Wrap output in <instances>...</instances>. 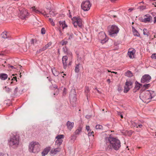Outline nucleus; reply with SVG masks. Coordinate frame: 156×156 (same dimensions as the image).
I'll list each match as a JSON object with an SVG mask.
<instances>
[{
  "instance_id": "1",
  "label": "nucleus",
  "mask_w": 156,
  "mask_h": 156,
  "mask_svg": "<svg viewBox=\"0 0 156 156\" xmlns=\"http://www.w3.org/2000/svg\"><path fill=\"white\" fill-rule=\"evenodd\" d=\"M103 144L104 148L106 151L113 149L115 150H118L121 147V143L117 138H114L110 135L108 137L105 138Z\"/></svg>"
},
{
  "instance_id": "2",
  "label": "nucleus",
  "mask_w": 156,
  "mask_h": 156,
  "mask_svg": "<svg viewBox=\"0 0 156 156\" xmlns=\"http://www.w3.org/2000/svg\"><path fill=\"white\" fill-rule=\"evenodd\" d=\"M19 136L16 134H13L12 136L10 137L9 140V143L10 146H17L19 143Z\"/></svg>"
},
{
  "instance_id": "3",
  "label": "nucleus",
  "mask_w": 156,
  "mask_h": 156,
  "mask_svg": "<svg viewBox=\"0 0 156 156\" xmlns=\"http://www.w3.org/2000/svg\"><path fill=\"white\" fill-rule=\"evenodd\" d=\"M29 150L30 152L37 153L40 150V145L37 142H31L29 144Z\"/></svg>"
},
{
  "instance_id": "4",
  "label": "nucleus",
  "mask_w": 156,
  "mask_h": 156,
  "mask_svg": "<svg viewBox=\"0 0 156 156\" xmlns=\"http://www.w3.org/2000/svg\"><path fill=\"white\" fill-rule=\"evenodd\" d=\"M119 29L118 27L115 25H112L111 27L108 28L109 34L112 37L116 35L119 32Z\"/></svg>"
},
{
  "instance_id": "5",
  "label": "nucleus",
  "mask_w": 156,
  "mask_h": 156,
  "mask_svg": "<svg viewBox=\"0 0 156 156\" xmlns=\"http://www.w3.org/2000/svg\"><path fill=\"white\" fill-rule=\"evenodd\" d=\"M19 9L20 12L19 16L20 18L22 20L26 19L29 14L27 11L22 7L19 8Z\"/></svg>"
},
{
  "instance_id": "6",
  "label": "nucleus",
  "mask_w": 156,
  "mask_h": 156,
  "mask_svg": "<svg viewBox=\"0 0 156 156\" xmlns=\"http://www.w3.org/2000/svg\"><path fill=\"white\" fill-rule=\"evenodd\" d=\"M91 4L88 0L82 2L81 4V7L84 11H88L90 9Z\"/></svg>"
},
{
  "instance_id": "7",
  "label": "nucleus",
  "mask_w": 156,
  "mask_h": 156,
  "mask_svg": "<svg viewBox=\"0 0 156 156\" xmlns=\"http://www.w3.org/2000/svg\"><path fill=\"white\" fill-rule=\"evenodd\" d=\"M76 96V93L75 90L72 89L69 95V97L71 102L73 101V102H75L76 101L77 98Z\"/></svg>"
},
{
  "instance_id": "8",
  "label": "nucleus",
  "mask_w": 156,
  "mask_h": 156,
  "mask_svg": "<svg viewBox=\"0 0 156 156\" xmlns=\"http://www.w3.org/2000/svg\"><path fill=\"white\" fill-rule=\"evenodd\" d=\"M106 35L103 32H101L99 33L98 35L99 39L101 40V43L103 44L106 41Z\"/></svg>"
},
{
  "instance_id": "9",
  "label": "nucleus",
  "mask_w": 156,
  "mask_h": 156,
  "mask_svg": "<svg viewBox=\"0 0 156 156\" xmlns=\"http://www.w3.org/2000/svg\"><path fill=\"white\" fill-rule=\"evenodd\" d=\"M151 77L148 74H145L142 77L141 80V82L142 83H145L146 82H149L151 80Z\"/></svg>"
},
{
  "instance_id": "10",
  "label": "nucleus",
  "mask_w": 156,
  "mask_h": 156,
  "mask_svg": "<svg viewBox=\"0 0 156 156\" xmlns=\"http://www.w3.org/2000/svg\"><path fill=\"white\" fill-rule=\"evenodd\" d=\"M32 10L35 13L41 14L44 16L45 17H49V16H48V14L46 13V12L44 10L42 9L41 10H36V9L35 8V7H32Z\"/></svg>"
},
{
  "instance_id": "11",
  "label": "nucleus",
  "mask_w": 156,
  "mask_h": 156,
  "mask_svg": "<svg viewBox=\"0 0 156 156\" xmlns=\"http://www.w3.org/2000/svg\"><path fill=\"white\" fill-rule=\"evenodd\" d=\"M60 151V149L59 148L53 149L50 151L49 153L51 155L53 156L59 152Z\"/></svg>"
},
{
  "instance_id": "12",
  "label": "nucleus",
  "mask_w": 156,
  "mask_h": 156,
  "mask_svg": "<svg viewBox=\"0 0 156 156\" xmlns=\"http://www.w3.org/2000/svg\"><path fill=\"white\" fill-rule=\"evenodd\" d=\"M148 91V93H147V95H148V98H150L151 99L152 98H153L155 96V93L154 91H151L150 90H147Z\"/></svg>"
},
{
  "instance_id": "13",
  "label": "nucleus",
  "mask_w": 156,
  "mask_h": 156,
  "mask_svg": "<svg viewBox=\"0 0 156 156\" xmlns=\"http://www.w3.org/2000/svg\"><path fill=\"white\" fill-rule=\"evenodd\" d=\"M145 16L147 17L144 18L143 20V22L144 23H146L149 22L151 20H152V17L149 15V14H147L145 15Z\"/></svg>"
},
{
  "instance_id": "14",
  "label": "nucleus",
  "mask_w": 156,
  "mask_h": 156,
  "mask_svg": "<svg viewBox=\"0 0 156 156\" xmlns=\"http://www.w3.org/2000/svg\"><path fill=\"white\" fill-rule=\"evenodd\" d=\"M73 19L78 23V26L79 27H82V20L80 17H74Z\"/></svg>"
},
{
  "instance_id": "15",
  "label": "nucleus",
  "mask_w": 156,
  "mask_h": 156,
  "mask_svg": "<svg viewBox=\"0 0 156 156\" xmlns=\"http://www.w3.org/2000/svg\"><path fill=\"white\" fill-rule=\"evenodd\" d=\"M67 60L68 57L66 56L65 55L63 56L62 60L63 65V67L65 69H66V67L67 65Z\"/></svg>"
},
{
  "instance_id": "16",
  "label": "nucleus",
  "mask_w": 156,
  "mask_h": 156,
  "mask_svg": "<svg viewBox=\"0 0 156 156\" xmlns=\"http://www.w3.org/2000/svg\"><path fill=\"white\" fill-rule=\"evenodd\" d=\"M66 125L68 129L71 130L73 127L74 123L73 122H72L68 121L66 123Z\"/></svg>"
},
{
  "instance_id": "17",
  "label": "nucleus",
  "mask_w": 156,
  "mask_h": 156,
  "mask_svg": "<svg viewBox=\"0 0 156 156\" xmlns=\"http://www.w3.org/2000/svg\"><path fill=\"white\" fill-rule=\"evenodd\" d=\"M135 86L134 87V89L133 90V92H135L136 91V90H139L141 86H142V84H140L137 81L135 82Z\"/></svg>"
},
{
  "instance_id": "18",
  "label": "nucleus",
  "mask_w": 156,
  "mask_h": 156,
  "mask_svg": "<svg viewBox=\"0 0 156 156\" xmlns=\"http://www.w3.org/2000/svg\"><path fill=\"white\" fill-rule=\"evenodd\" d=\"M147 93H148V91L147 90L145 92L142 93L141 94V96L143 98V99L145 100H151L150 98H147L148 95H147Z\"/></svg>"
},
{
  "instance_id": "19",
  "label": "nucleus",
  "mask_w": 156,
  "mask_h": 156,
  "mask_svg": "<svg viewBox=\"0 0 156 156\" xmlns=\"http://www.w3.org/2000/svg\"><path fill=\"white\" fill-rule=\"evenodd\" d=\"M8 75L5 73H1L0 74V79L2 80H4L8 78Z\"/></svg>"
},
{
  "instance_id": "20",
  "label": "nucleus",
  "mask_w": 156,
  "mask_h": 156,
  "mask_svg": "<svg viewBox=\"0 0 156 156\" xmlns=\"http://www.w3.org/2000/svg\"><path fill=\"white\" fill-rule=\"evenodd\" d=\"M50 147H47L45 148L44 151L42 152L41 154L43 156H44L48 153L50 151Z\"/></svg>"
},
{
  "instance_id": "21",
  "label": "nucleus",
  "mask_w": 156,
  "mask_h": 156,
  "mask_svg": "<svg viewBox=\"0 0 156 156\" xmlns=\"http://www.w3.org/2000/svg\"><path fill=\"white\" fill-rule=\"evenodd\" d=\"M59 23L60 26H62V28L63 29H64V28L67 27V25L66 24L65 21H60L59 22Z\"/></svg>"
},
{
  "instance_id": "22",
  "label": "nucleus",
  "mask_w": 156,
  "mask_h": 156,
  "mask_svg": "<svg viewBox=\"0 0 156 156\" xmlns=\"http://www.w3.org/2000/svg\"><path fill=\"white\" fill-rule=\"evenodd\" d=\"M132 125L134 127H136V128H140L142 127L143 126L142 124H140L138 123L135 122H132Z\"/></svg>"
},
{
  "instance_id": "23",
  "label": "nucleus",
  "mask_w": 156,
  "mask_h": 156,
  "mask_svg": "<svg viewBox=\"0 0 156 156\" xmlns=\"http://www.w3.org/2000/svg\"><path fill=\"white\" fill-rule=\"evenodd\" d=\"M51 3L50 2H48L46 3L45 8L47 10H51Z\"/></svg>"
},
{
  "instance_id": "24",
  "label": "nucleus",
  "mask_w": 156,
  "mask_h": 156,
  "mask_svg": "<svg viewBox=\"0 0 156 156\" xmlns=\"http://www.w3.org/2000/svg\"><path fill=\"white\" fill-rule=\"evenodd\" d=\"M81 66L80 63H78L76 65L75 67V71L76 73H78L80 71V68Z\"/></svg>"
},
{
  "instance_id": "25",
  "label": "nucleus",
  "mask_w": 156,
  "mask_h": 156,
  "mask_svg": "<svg viewBox=\"0 0 156 156\" xmlns=\"http://www.w3.org/2000/svg\"><path fill=\"white\" fill-rule=\"evenodd\" d=\"M63 140H57L55 141V144L57 145L58 147H59L62 144L63 142Z\"/></svg>"
},
{
  "instance_id": "26",
  "label": "nucleus",
  "mask_w": 156,
  "mask_h": 156,
  "mask_svg": "<svg viewBox=\"0 0 156 156\" xmlns=\"http://www.w3.org/2000/svg\"><path fill=\"white\" fill-rule=\"evenodd\" d=\"M125 76L128 77H131L133 76V74L131 71L128 70L125 73Z\"/></svg>"
},
{
  "instance_id": "27",
  "label": "nucleus",
  "mask_w": 156,
  "mask_h": 156,
  "mask_svg": "<svg viewBox=\"0 0 156 156\" xmlns=\"http://www.w3.org/2000/svg\"><path fill=\"white\" fill-rule=\"evenodd\" d=\"M1 36L2 38L5 39L8 38L7 32L6 31L3 32L1 34Z\"/></svg>"
},
{
  "instance_id": "28",
  "label": "nucleus",
  "mask_w": 156,
  "mask_h": 156,
  "mask_svg": "<svg viewBox=\"0 0 156 156\" xmlns=\"http://www.w3.org/2000/svg\"><path fill=\"white\" fill-rule=\"evenodd\" d=\"M52 71L53 74L55 76H57L59 74L58 72H57V71H56L55 68H53V69H52Z\"/></svg>"
},
{
  "instance_id": "29",
  "label": "nucleus",
  "mask_w": 156,
  "mask_h": 156,
  "mask_svg": "<svg viewBox=\"0 0 156 156\" xmlns=\"http://www.w3.org/2000/svg\"><path fill=\"white\" fill-rule=\"evenodd\" d=\"M132 84L133 83L131 81H128L127 80H126V82L125 83L126 85L128 86H129V87H130L132 86Z\"/></svg>"
},
{
  "instance_id": "30",
  "label": "nucleus",
  "mask_w": 156,
  "mask_h": 156,
  "mask_svg": "<svg viewBox=\"0 0 156 156\" xmlns=\"http://www.w3.org/2000/svg\"><path fill=\"white\" fill-rule=\"evenodd\" d=\"M64 136L63 135H59L57 136L55 138L57 140H63L62 139H63L64 138Z\"/></svg>"
},
{
  "instance_id": "31",
  "label": "nucleus",
  "mask_w": 156,
  "mask_h": 156,
  "mask_svg": "<svg viewBox=\"0 0 156 156\" xmlns=\"http://www.w3.org/2000/svg\"><path fill=\"white\" fill-rule=\"evenodd\" d=\"M82 130V128L80 127H79L75 131V135L78 134Z\"/></svg>"
},
{
  "instance_id": "32",
  "label": "nucleus",
  "mask_w": 156,
  "mask_h": 156,
  "mask_svg": "<svg viewBox=\"0 0 156 156\" xmlns=\"http://www.w3.org/2000/svg\"><path fill=\"white\" fill-rule=\"evenodd\" d=\"M130 87L125 85L124 86V92L127 93L129 90Z\"/></svg>"
},
{
  "instance_id": "33",
  "label": "nucleus",
  "mask_w": 156,
  "mask_h": 156,
  "mask_svg": "<svg viewBox=\"0 0 156 156\" xmlns=\"http://www.w3.org/2000/svg\"><path fill=\"white\" fill-rule=\"evenodd\" d=\"M134 53L133 51H128V55L130 58H132V56L133 55Z\"/></svg>"
},
{
  "instance_id": "34",
  "label": "nucleus",
  "mask_w": 156,
  "mask_h": 156,
  "mask_svg": "<svg viewBox=\"0 0 156 156\" xmlns=\"http://www.w3.org/2000/svg\"><path fill=\"white\" fill-rule=\"evenodd\" d=\"M146 8V6L142 5L139 6L137 8V9H139L140 11H142L144 10Z\"/></svg>"
},
{
  "instance_id": "35",
  "label": "nucleus",
  "mask_w": 156,
  "mask_h": 156,
  "mask_svg": "<svg viewBox=\"0 0 156 156\" xmlns=\"http://www.w3.org/2000/svg\"><path fill=\"white\" fill-rule=\"evenodd\" d=\"M143 34L144 35H146L147 37H148V31L145 28H144L143 29Z\"/></svg>"
},
{
  "instance_id": "36",
  "label": "nucleus",
  "mask_w": 156,
  "mask_h": 156,
  "mask_svg": "<svg viewBox=\"0 0 156 156\" xmlns=\"http://www.w3.org/2000/svg\"><path fill=\"white\" fill-rule=\"evenodd\" d=\"M5 91L8 93H9L11 91V89L6 86L5 87Z\"/></svg>"
},
{
  "instance_id": "37",
  "label": "nucleus",
  "mask_w": 156,
  "mask_h": 156,
  "mask_svg": "<svg viewBox=\"0 0 156 156\" xmlns=\"http://www.w3.org/2000/svg\"><path fill=\"white\" fill-rule=\"evenodd\" d=\"M72 23L74 25V27H76L77 26H78V23L76 22L73 19V18L72 19Z\"/></svg>"
},
{
  "instance_id": "38",
  "label": "nucleus",
  "mask_w": 156,
  "mask_h": 156,
  "mask_svg": "<svg viewBox=\"0 0 156 156\" xmlns=\"http://www.w3.org/2000/svg\"><path fill=\"white\" fill-rule=\"evenodd\" d=\"M95 128L96 129H103V126L100 125H97L95 126Z\"/></svg>"
},
{
  "instance_id": "39",
  "label": "nucleus",
  "mask_w": 156,
  "mask_h": 156,
  "mask_svg": "<svg viewBox=\"0 0 156 156\" xmlns=\"http://www.w3.org/2000/svg\"><path fill=\"white\" fill-rule=\"evenodd\" d=\"M49 14L52 16H55V13H54V11L51 10H49Z\"/></svg>"
},
{
  "instance_id": "40",
  "label": "nucleus",
  "mask_w": 156,
  "mask_h": 156,
  "mask_svg": "<svg viewBox=\"0 0 156 156\" xmlns=\"http://www.w3.org/2000/svg\"><path fill=\"white\" fill-rule=\"evenodd\" d=\"M68 41H66L64 40H63L61 42V43L62 45H66Z\"/></svg>"
},
{
  "instance_id": "41",
  "label": "nucleus",
  "mask_w": 156,
  "mask_h": 156,
  "mask_svg": "<svg viewBox=\"0 0 156 156\" xmlns=\"http://www.w3.org/2000/svg\"><path fill=\"white\" fill-rule=\"evenodd\" d=\"M90 91L89 88L88 87H86L85 90V92L86 94H88Z\"/></svg>"
},
{
  "instance_id": "42",
  "label": "nucleus",
  "mask_w": 156,
  "mask_h": 156,
  "mask_svg": "<svg viewBox=\"0 0 156 156\" xmlns=\"http://www.w3.org/2000/svg\"><path fill=\"white\" fill-rule=\"evenodd\" d=\"M41 33L43 34H45L46 30L44 28H42L41 30Z\"/></svg>"
},
{
  "instance_id": "43",
  "label": "nucleus",
  "mask_w": 156,
  "mask_h": 156,
  "mask_svg": "<svg viewBox=\"0 0 156 156\" xmlns=\"http://www.w3.org/2000/svg\"><path fill=\"white\" fill-rule=\"evenodd\" d=\"M133 34L134 36H136L137 37H139L140 36V34L138 32V31H135L134 33H133Z\"/></svg>"
},
{
  "instance_id": "44",
  "label": "nucleus",
  "mask_w": 156,
  "mask_h": 156,
  "mask_svg": "<svg viewBox=\"0 0 156 156\" xmlns=\"http://www.w3.org/2000/svg\"><path fill=\"white\" fill-rule=\"evenodd\" d=\"M49 21L51 23V25L52 26H54L55 25V23H54V22H53V19H52L51 18H49Z\"/></svg>"
},
{
  "instance_id": "45",
  "label": "nucleus",
  "mask_w": 156,
  "mask_h": 156,
  "mask_svg": "<svg viewBox=\"0 0 156 156\" xmlns=\"http://www.w3.org/2000/svg\"><path fill=\"white\" fill-rule=\"evenodd\" d=\"M127 133L128 136H130L132 134L133 132L131 130L127 131Z\"/></svg>"
},
{
  "instance_id": "46",
  "label": "nucleus",
  "mask_w": 156,
  "mask_h": 156,
  "mask_svg": "<svg viewBox=\"0 0 156 156\" xmlns=\"http://www.w3.org/2000/svg\"><path fill=\"white\" fill-rule=\"evenodd\" d=\"M151 85L150 83L144 84L143 85V87H145L146 88H148Z\"/></svg>"
},
{
  "instance_id": "47",
  "label": "nucleus",
  "mask_w": 156,
  "mask_h": 156,
  "mask_svg": "<svg viewBox=\"0 0 156 156\" xmlns=\"http://www.w3.org/2000/svg\"><path fill=\"white\" fill-rule=\"evenodd\" d=\"M94 132L92 131V132H89L88 133V135L89 136H91L93 135L94 136L93 134L94 133Z\"/></svg>"
},
{
  "instance_id": "48",
  "label": "nucleus",
  "mask_w": 156,
  "mask_h": 156,
  "mask_svg": "<svg viewBox=\"0 0 156 156\" xmlns=\"http://www.w3.org/2000/svg\"><path fill=\"white\" fill-rule=\"evenodd\" d=\"M151 58H152L156 59V54H153L151 56Z\"/></svg>"
},
{
  "instance_id": "49",
  "label": "nucleus",
  "mask_w": 156,
  "mask_h": 156,
  "mask_svg": "<svg viewBox=\"0 0 156 156\" xmlns=\"http://www.w3.org/2000/svg\"><path fill=\"white\" fill-rule=\"evenodd\" d=\"M51 43L49 42L47 44H46L45 45V46L46 47V48H48L49 47V46H50L51 45Z\"/></svg>"
},
{
  "instance_id": "50",
  "label": "nucleus",
  "mask_w": 156,
  "mask_h": 156,
  "mask_svg": "<svg viewBox=\"0 0 156 156\" xmlns=\"http://www.w3.org/2000/svg\"><path fill=\"white\" fill-rule=\"evenodd\" d=\"M73 34L72 33H71L69 37L68 38L69 40H71L73 38Z\"/></svg>"
},
{
  "instance_id": "51",
  "label": "nucleus",
  "mask_w": 156,
  "mask_h": 156,
  "mask_svg": "<svg viewBox=\"0 0 156 156\" xmlns=\"http://www.w3.org/2000/svg\"><path fill=\"white\" fill-rule=\"evenodd\" d=\"M8 66L9 68L11 67L12 69H16V68L14 67L13 66H10L9 64H8Z\"/></svg>"
},
{
  "instance_id": "52",
  "label": "nucleus",
  "mask_w": 156,
  "mask_h": 156,
  "mask_svg": "<svg viewBox=\"0 0 156 156\" xmlns=\"http://www.w3.org/2000/svg\"><path fill=\"white\" fill-rule=\"evenodd\" d=\"M18 88L17 87H16L14 90V93L15 94H16L18 91Z\"/></svg>"
},
{
  "instance_id": "53",
  "label": "nucleus",
  "mask_w": 156,
  "mask_h": 156,
  "mask_svg": "<svg viewBox=\"0 0 156 156\" xmlns=\"http://www.w3.org/2000/svg\"><path fill=\"white\" fill-rule=\"evenodd\" d=\"M47 49L46 48L45 46L43 47L42 48H41V51H44L45 50H46Z\"/></svg>"
},
{
  "instance_id": "54",
  "label": "nucleus",
  "mask_w": 156,
  "mask_h": 156,
  "mask_svg": "<svg viewBox=\"0 0 156 156\" xmlns=\"http://www.w3.org/2000/svg\"><path fill=\"white\" fill-rule=\"evenodd\" d=\"M118 90L119 91L122 90V87L120 86H119Z\"/></svg>"
},
{
  "instance_id": "55",
  "label": "nucleus",
  "mask_w": 156,
  "mask_h": 156,
  "mask_svg": "<svg viewBox=\"0 0 156 156\" xmlns=\"http://www.w3.org/2000/svg\"><path fill=\"white\" fill-rule=\"evenodd\" d=\"M47 78L48 79L49 81L50 82H51L52 80V79L50 77H47Z\"/></svg>"
},
{
  "instance_id": "56",
  "label": "nucleus",
  "mask_w": 156,
  "mask_h": 156,
  "mask_svg": "<svg viewBox=\"0 0 156 156\" xmlns=\"http://www.w3.org/2000/svg\"><path fill=\"white\" fill-rule=\"evenodd\" d=\"M86 129L87 131H89L90 129V127L89 126H87L86 127Z\"/></svg>"
},
{
  "instance_id": "57",
  "label": "nucleus",
  "mask_w": 156,
  "mask_h": 156,
  "mask_svg": "<svg viewBox=\"0 0 156 156\" xmlns=\"http://www.w3.org/2000/svg\"><path fill=\"white\" fill-rule=\"evenodd\" d=\"M132 29H133V33H134L135 31H137L136 30V29H135L133 27H132Z\"/></svg>"
},
{
  "instance_id": "58",
  "label": "nucleus",
  "mask_w": 156,
  "mask_h": 156,
  "mask_svg": "<svg viewBox=\"0 0 156 156\" xmlns=\"http://www.w3.org/2000/svg\"><path fill=\"white\" fill-rule=\"evenodd\" d=\"M31 43L33 44H34V39H32L31 40Z\"/></svg>"
},
{
  "instance_id": "59",
  "label": "nucleus",
  "mask_w": 156,
  "mask_h": 156,
  "mask_svg": "<svg viewBox=\"0 0 156 156\" xmlns=\"http://www.w3.org/2000/svg\"><path fill=\"white\" fill-rule=\"evenodd\" d=\"M66 91L65 88H64V91H63V94H66Z\"/></svg>"
},
{
  "instance_id": "60",
  "label": "nucleus",
  "mask_w": 156,
  "mask_h": 156,
  "mask_svg": "<svg viewBox=\"0 0 156 156\" xmlns=\"http://www.w3.org/2000/svg\"><path fill=\"white\" fill-rule=\"evenodd\" d=\"M41 51V48L39 49L38 50H37V53H40Z\"/></svg>"
},
{
  "instance_id": "61",
  "label": "nucleus",
  "mask_w": 156,
  "mask_h": 156,
  "mask_svg": "<svg viewBox=\"0 0 156 156\" xmlns=\"http://www.w3.org/2000/svg\"><path fill=\"white\" fill-rule=\"evenodd\" d=\"M154 23H156V16L154 17Z\"/></svg>"
},
{
  "instance_id": "62",
  "label": "nucleus",
  "mask_w": 156,
  "mask_h": 156,
  "mask_svg": "<svg viewBox=\"0 0 156 156\" xmlns=\"http://www.w3.org/2000/svg\"><path fill=\"white\" fill-rule=\"evenodd\" d=\"M14 79H15V80L16 81H17V77L15 76V77H14L13 78Z\"/></svg>"
},
{
  "instance_id": "63",
  "label": "nucleus",
  "mask_w": 156,
  "mask_h": 156,
  "mask_svg": "<svg viewBox=\"0 0 156 156\" xmlns=\"http://www.w3.org/2000/svg\"><path fill=\"white\" fill-rule=\"evenodd\" d=\"M133 8H130L128 10L129 11H133Z\"/></svg>"
},
{
  "instance_id": "64",
  "label": "nucleus",
  "mask_w": 156,
  "mask_h": 156,
  "mask_svg": "<svg viewBox=\"0 0 156 156\" xmlns=\"http://www.w3.org/2000/svg\"><path fill=\"white\" fill-rule=\"evenodd\" d=\"M107 82L108 83H109L110 82V80L109 79H108L107 80Z\"/></svg>"
}]
</instances>
